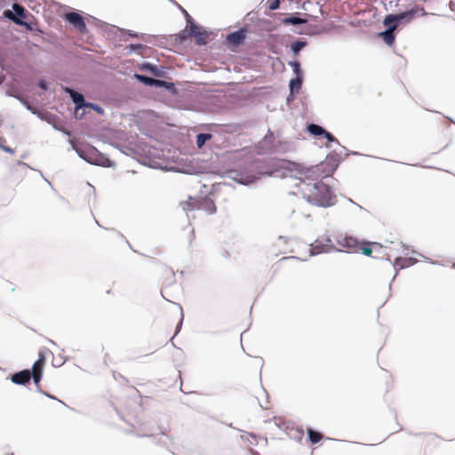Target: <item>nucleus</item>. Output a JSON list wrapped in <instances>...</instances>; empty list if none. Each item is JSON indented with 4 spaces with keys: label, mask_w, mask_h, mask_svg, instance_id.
I'll use <instances>...</instances> for the list:
<instances>
[{
    "label": "nucleus",
    "mask_w": 455,
    "mask_h": 455,
    "mask_svg": "<svg viewBox=\"0 0 455 455\" xmlns=\"http://www.w3.org/2000/svg\"><path fill=\"white\" fill-rule=\"evenodd\" d=\"M334 163H321L319 164L304 167L300 164H293L296 172L295 178L299 180L296 185L303 198L310 204L318 207H331L336 203V196L331 190L330 185L322 179H329V176L336 170L338 166V159H334Z\"/></svg>",
    "instance_id": "1"
},
{
    "label": "nucleus",
    "mask_w": 455,
    "mask_h": 455,
    "mask_svg": "<svg viewBox=\"0 0 455 455\" xmlns=\"http://www.w3.org/2000/svg\"><path fill=\"white\" fill-rule=\"evenodd\" d=\"M75 150L80 158L91 164L103 167H110L113 165L112 161L94 147L86 146L83 148H75Z\"/></svg>",
    "instance_id": "2"
},
{
    "label": "nucleus",
    "mask_w": 455,
    "mask_h": 455,
    "mask_svg": "<svg viewBox=\"0 0 455 455\" xmlns=\"http://www.w3.org/2000/svg\"><path fill=\"white\" fill-rule=\"evenodd\" d=\"M425 15H427V12H425L424 8L415 6L403 12H399L396 14H388L387 21L396 20V21H398L399 24H407L411 22L413 19H415L417 16Z\"/></svg>",
    "instance_id": "3"
},
{
    "label": "nucleus",
    "mask_w": 455,
    "mask_h": 455,
    "mask_svg": "<svg viewBox=\"0 0 455 455\" xmlns=\"http://www.w3.org/2000/svg\"><path fill=\"white\" fill-rule=\"evenodd\" d=\"M189 202H184L181 204L184 211H192L194 209H201L206 212L208 214H213L217 211V207L214 202L210 198H204L202 201H192V198L189 197Z\"/></svg>",
    "instance_id": "4"
},
{
    "label": "nucleus",
    "mask_w": 455,
    "mask_h": 455,
    "mask_svg": "<svg viewBox=\"0 0 455 455\" xmlns=\"http://www.w3.org/2000/svg\"><path fill=\"white\" fill-rule=\"evenodd\" d=\"M332 247L333 244L331 238L325 237L322 239H316L315 243L311 244L310 256L329 252Z\"/></svg>",
    "instance_id": "5"
},
{
    "label": "nucleus",
    "mask_w": 455,
    "mask_h": 455,
    "mask_svg": "<svg viewBox=\"0 0 455 455\" xmlns=\"http://www.w3.org/2000/svg\"><path fill=\"white\" fill-rule=\"evenodd\" d=\"M64 91L70 96L73 102L75 103V116L78 117V110L84 108L88 102L85 101L84 97L82 93L76 92L72 88L65 87Z\"/></svg>",
    "instance_id": "6"
},
{
    "label": "nucleus",
    "mask_w": 455,
    "mask_h": 455,
    "mask_svg": "<svg viewBox=\"0 0 455 455\" xmlns=\"http://www.w3.org/2000/svg\"><path fill=\"white\" fill-rule=\"evenodd\" d=\"M66 20L73 25L77 30L80 32H85L86 31V24L84 20V18L76 12H68L65 15Z\"/></svg>",
    "instance_id": "7"
},
{
    "label": "nucleus",
    "mask_w": 455,
    "mask_h": 455,
    "mask_svg": "<svg viewBox=\"0 0 455 455\" xmlns=\"http://www.w3.org/2000/svg\"><path fill=\"white\" fill-rule=\"evenodd\" d=\"M31 376V370L26 369L12 374L11 376V380L16 385H26L30 382Z\"/></svg>",
    "instance_id": "8"
},
{
    "label": "nucleus",
    "mask_w": 455,
    "mask_h": 455,
    "mask_svg": "<svg viewBox=\"0 0 455 455\" xmlns=\"http://www.w3.org/2000/svg\"><path fill=\"white\" fill-rule=\"evenodd\" d=\"M247 30L245 28H240L235 32H232L227 36V41L233 46H238L242 44L246 37Z\"/></svg>",
    "instance_id": "9"
},
{
    "label": "nucleus",
    "mask_w": 455,
    "mask_h": 455,
    "mask_svg": "<svg viewBox=\"0 0 455 455\" xmlns=\"http://www.w3.org/2000/svg\"><path fill=\"white\" fill-rule=\"evenodd\" d=\"M201 27L196 24H192L191 29L189 30V35L195 36L196 43L198 45L206 44V37L208 36V33L205 30H201Z\"/></svg>",
    "instance_id": "10"
},
{
    "label": "nucleus",
    "mask_w": 455,
    "mask_h": 455,
    "mask_svg": "<svg viewBox=\"0 0 455 455\" xmlns=\"http://www.w3.org/2000/svg\"><path fill=\"white\" fill-rule=\"evenodd\" d=\"M417 262H418V259L415 258H412V257H409V258L397 257L393 263V267L395 269V274L393 279H395L398 274L397 268L403 269V268L413 266Z\"/></svg>",
    "instance_id": "11"
},
{
    "label": "nucleus",
    "mask_w": 455,
    "mask_h": 455,
    "mask_svg": "<svg viewBox=\"0 0 455 455\" xmlns=\"http://www.w3.org/2000/svg\"><path fill=\"white\" fill-rule=\"evenodd\" d=\"M140 69L150 72L154 76L164 77L166 75L165 69L162 66H156L149 62H144L140 66Z\"/></svg>",
    "instance_id": "12"
},
{
    "label": "nucleus",
    "mask_w": 455,
    "mask_h": 455,
    "mask_svg": "<svg viewBox=\"0 0 455 455\" xmlns=\"http://www.w3.org/2000/svg\"><path fill=\"white\" fill-rule=\"evenodd\" d=\"M303 82V76L297 74L296 77L291 79L289 84L290 96H293L295 92H298L301 88Z\"/></svg>",
    "instance_id": "13"
},
{
    "label": "nucleus",
    "mask_w": 455,
    "mask_h": 455,
    "mask_svg": "<svg viewBox=\"0 0 455 455\" xmlns=\"http://www.w3.org/2000/svg\"><path fill=\"white\" fill-rule=\"evenodd\" d=\"M378 36L381 37L387 45H392L395 43V34L387 28H386L385 31L379 32Z\"/></svg>",
    "instance_id": "14"
},
{
    "label": "nucleus",
    "mask_w": 455,
    "mask_h": 455,
    "mask_svg": "<svg viewBox=\"0 0 455 455\" xmlns=\"http://www.w3.org/2000/svg\"><path fill=\"white\" fill-rule=\"evenodd\" d=\"M307 22V19L301 18L298 15H291L290 17L284 18L283 20V23L284 25H301Z\"/></svg>",
    "instance_id": "15"
},
{
    "label": "nucleus",
    "mask_w": 455,
    "mask_h": 455,
    "mask_svg": "<svg viewBox=\"0 0 455 455\" xmlns=\"http://www.w3.org/2000/svg\"><path fill=\"white\" fill-rule=\"evenodd\" d=\"M157 443L165 446L172 454H177L176 451L170 445L172 443V440L163 432L160 433V437L158 438Z\"/></svg>",
    "instance_id": "16"
},
{
    "label": "nucleus",
    "mask_w": 455,
    "mask_h": 455,
    "mask_svg": "<svg viewBox=\"0 0 455 455\" xmlns=\"http://www.w3.org/2000/svg\"><path fill=\"white\" fill-rule=\"evenodd\" d=\"M134 78L139 81L140 83L145 84V85H148V86H154L155 85V78H152V77H149L148 76H145V75H141V74H137L135 73L134 74Z\"/></svg>",
    "instance_id": "17"
},
{
    "label": "nucleus",
    "mask_w": 455,
    "mask_h": 455,
    "mask_svg": "<svg viewBox=\"0 0 455 455\" xmlns=\"http://www.w3.org/2000/svg\"><path fill=\"white\" fill-rule=\"evenodd\" d=\"M307 132L314 136H323L325 130L315 124H310L307 125Z\"/></svg>",
    "instance_id": "18"
},
{
    "label": "nucleus",
    "mask_w": 455,
    "mask_h": 455,
    "mask_svg": "<svg viewBox=\"0 0 455 455\" xmlns=\"http://www.w3.org/2000/svg\"><path fill=\"white\" fill-rule=\"evenodd\" d=\"M306 45V41L298 39L291 44V50L293 54L297 55Z\"/></svg>",
    "instance_id": "19"
},
{
    "label": "nucleus",
    "mask_w": 455,
    "mask_h": 455,
    "mask_svg": "<svg viewBox=\"0 0 455 455\" xmlns=\"http://www.w3.org/2000/svg\"><path fill=\"white\" fill-rule=\"evenodd\" d=\"M307 435H308L309 441L312 443H317L323 438V435L320 432L313 430L311 428L307 429Z\"/></svg>",
    "instance_id": "20"
},
{
    "label": "nucleus",
    "mask_w": 455,
    "mask_h": 455,
    "mask_svg": "<svg viewBox=\"0 0 455 455\" xmlns=\"http://www.w3.org/2000/svg\"><path fill=\"white\" fill-rule=\"evenodd\" d=\"M36 116L41 120L46 121L49 124H52L56 119V116L48 111H38Z\"/></svg>",
    "instance_id": "21"
},
{
    "label": "nucleus",
    "mask_w": 455,
    "mask_h": 455,
    "mask_svg": "<svg viewBox=\"0 0 455 455\" xmlns=\"http://www.w3.org/2000/svg\"><path fill=\"white\" fill-rule=\"evenodd\" d=\"M31 371H32L31 379H33L34 383L36 386V389L38 391L42 392L40 390V387H39V382L42 379V376H43L42 368L40 367L39 370H31Z\"/></svg>",
    "instance_id": "22"
},
{
    "label": "nucleus",
    "mask_w": 455,
    "mask_h": 455,
    "mask_svg": "<svg viewBox=\"0 0 455 455\" xmlns=\"http://www.w3.org/2000/svg\"><path fill=\"white\" fill-rule=\"evenodd\" d=\"M211 133H199L196 135V145L199 148H201L207 140L212 138Z\"/></svg>",
    "instance_id": "23"
},
{
    "label": "nucleus",
    "mask_w": 455,
    "mask_h": 455,
    "mask_svg": "<svg viewBox=\"0 0 455 455\" xmlns=\"http://www.w3.org/2000/svg\"><path fill=\"white\" fill-rule=\"evenodd\" d=\"M241 439L243 442L248 443L250 445L258 444L257 436L254 434L246 433L241 435Z\"/></svg>",
    "instance_id": "24"
},
{
    "label": "nucleus",
    "mask_w": 455,
    "mask_h": 455,
    "mask_svg": "<svg viewBox=\"0 0 455 455\" xmlns=\"http://www.w3.org/2000/svg\"><path fill=\"white\" fill-rule=\"evenodd\" d=\"M154 86L160 87V88H165L167 90H172L174 88V84L172 83H170V82H167L164 80H159V79L155 80Z\"/></svg>",
    "instance_id": "25"
},
{
    "label": "nucleus",
    "mask_w": 455,
    "mask_h": 455,
    "mask_svg": "<svg viewBox=\"0 0 455 455\" xmlns=\"http://www.w3.org/2000/svg\"><path fill=\"white\" fill-rule=\"evenodd\" d=\"M383 24L387 27V29H389L393 32H395V29L400 25L399 22L396 21V20H392L390 21H387V16H386V18L384 19Z\"/></svg>",
    "instance_id": "26"
},
{
    "label": "nucleus",
    "mask_w": 455,
    "mask_h": 455,
    "mask_svg": "<svg viewBox=\"0 0 455 455\" xmlns=\"http://www.w3.org/2000/svg\"><path fill=\"white\" fill-rule=\"evenodd\" d=\"M44 361H45L44 355V353L41 351V352H39V357H38V359H37V360L35 362V363L33 364V369H32V370H39V368H40V367L43 369V366H44Z\"/></svg>",
    "instance_id": "27"
},
{
    "label": "nucleus",
    "mask_w": 455,
    "mask_h": 455,
    "mask_svg": "<svg viewBox=\"0 0 455 455\" xmlns=\"http://www.w3.org/2000/svg\"><path fill=\"white\" fill-rule=\"evenodd\" d=\"M12 8L18 17L26 18V10L23 6L20 5L19 4H14Z\"/></svg>",
    "instance_id": "28"
},
{
    "label": "nucleus",
    "mask_w": 455,
    "mask_h": 455,
    "mask_svg": "<svg viewBox=\"0 0 455 455\" xmlns=\"http://www.w3.org/2000/svg\"><path fill=\"white\" fill-rule=\"evenodd\" d=\"M289 65L292 68V70L296 76L297 74L303 76V72L300 68V63L299 61H291L289 63Z\"/></svg>",
    "instance_id": "29"
},
{
    "label": "nucleus",
    "mask_w": 455,
    "mask_h": 455,
    "mask_svg": "<svg viewBox=\"0 0 455 455\" xmlns=\"http://www.w3.org/2000/svg\"><path fill=\"white\" fill-rule=\"evenodd\" d=\"M143 44H131L125 47L127 53H132V52L143 49Z\"/></svg>",
    "instance_id": "30"
},
{
    "label": "nucleus",
    "mask_w": 455,
    "mask_h": 455,
    "mask_svg": "<svg viewBox=\"0 0 455 455\" xmlns=\"http://www.w3.org/2000/svg\"><path fill=\"white\" fill-rule=\"evenodd\" d=\"M256 180L254 176L241 177L237 181L242 185H247L252 183Z\"/></svg>",
    "instance_id": "31"
},
{
    "label": "nucleus",
    "mask_w": 455,
    "mask_h": 455,
    "mask_svg": "<svg viewBox=\"0 0 455 455\" xmlns=\"http://www.w3.org/2000/svg\"><path fill=\"white\" fill-rule=\"evenodd\" d=\"M85 108H90L95 110L99 114H103V112H104L103 108L95 103L88 102Z\"/></svg>",
    "instance_id": "32"
},
{
    "label": "nucleus",
    "mask_w": 455,
    "mask_h": 455,
    "mask_svg": "<svg viewBox=\"0 0 455 455\" xmlns=\"http://www.w3.org/2000/svg\"><path fill=\"white\" fill-rule=\"evenodd\" d=\"M12 11L6 10L4 12V17L12 19L13 20V22H15L16 24H19V25H24L25 24L23 21L20 20L19 19L12 18Z\"/></svg>",
    "instance_id": "33"
},
{
    "label": "nucleus",
    "mask_w": 455,
    "mask_h": 455,
    "mask_svg": "<svg viewBox=\"0 0 455 455\" xmlns=\"http://www.w3.org/2000/svg\"><path fill=\"white\" fill-rule=\"evenodd\" d=\"M180 9L185 13L186 15V19H187V22L188 24L189 25V30L191 29V27H192V24H196L194 22V20L191 18V16L187 12V11L185 9H183L181 6H180Z\"/></svg>",
    "instance_id": "34"
},
{
    "label": "nucleus",
    "mask_w": 455,
    "mask_h": 455,
    "mask_svg": "<svg viewBox=\"0 0 455 455\" xmlns=\"http://www.w3.org/2000/svg\"><path fill=\"white\" fill-rule=\"evenodd\" d=\"M323 137L329 141V142H337L339 144V141L337 139L329 132L325 131L323 133Z\"/></svg>",
    "instance_id": "35"
},
{
    "label": "nucleus",
    "mask_w": 455,
    "mask_h": 455,
    "mask_svg": "<svg viewBox=\"0 0 455 455\" xmlns=\"http://www.w3.org/2000/svg\"><path fill=\"white\" fill-rule=\"evenodd\" d=\"M280 1L279 0H271L269 3V9L274 11L279 8Z\"/></svg>",
    "instance_id": "36"
},
{
    "label": "nucleus",
    "mask_w": 455,
    "mask_h": 455,
    "mask_svg": "<svg viewBox=\"0 0 455 455\" xmlns=\"http://www.w3.org/2000/svg\"><path fill=\"white\" fill-rule=\"evenodd\" d=\"M355 244V240H354L353 238L349 237V238H346L345 239V243L343 244L345 247H348V248H352L354 247Z\"/></svg>",
    "instance_id": "37"
},
{
    "label": "nucleus",
    "mask_w": 455,
    "mask_h": 455,
    "mask_svg": "<svg viewBox=\"0 0 455 455\" xmlns=\"http://www.w3.org/2000/svg\"><path fill=\"white\" fill-rule=\"evenodd\" d=\"M362 251L366 256H371L372 253V248H371L370 244H366L362 248Z\"/></svg>",
    "instance_id": "38"
},
{
    "label": "nucleus",
    "mask_w": 455,
    "mask_h": 455,
    "mask_svg": "<svg viewBox=\"0 0 455 455\" xmlns=\"http://www.w3.org/2000/svg\"><path fill=\"white\" fill-rule=\"evenodd\" d=\"M38 87L44 91L48 90V83L44 79H40L38 81Z\"/></svg>",
    "instance_id": "39"
},
{
    "label": "nucleus",
    "mask_w": 455,
    "mask_h": 455,
    "mask_svg": "<svg viewBox=\"0 0 455 455\" xmlns=\"http://www.w3.org/2000/svg\"><path fill=\"white\" fill-rule=\"evenodd\" d=\"M23 105H24V106L26 107V108H27L28 111H30L33 115H36V114H37L38 110H37V109H36L35 108H33V107H32V106L28 102V101H26V103H25V104H23Z\"/></svg>",
    "instance_id": "40"
},
{
    "label": "nucleus",
    "mask_w": 455,
    "mask_h": 455,
    "mask_svg": "<svg viewBox=\"0 0 455 455\" xmlns=\"http://www.w3.org/2000/svg\"><path fill=\"white\" fill-rule=\"evenodd\" d=\"M412 253L417 254V255L422 257L425 260L430 262L431 264H437L436 261L431 260L430 259L427 258L426 256L422 255L421 253H419V252L415 251L414 250H412Z\"/></svg>",
    "instance_id": "41"
},
{
    "label": "nucleus",
    "mask_w": 455,
    "mask_h": 455,
    "mask_svg": "<svg viewBox=\"0 0 455 455\" xmlns=\"http://www.w3.org/2000/svg\"><path fill=\"white\" fill-rule=\"evenodd\" d=\"M126 33L131 37H140V35L138 33H134L131 30H127Z\"/></svg>",
    "instance_id": "42"
},
{
    "label": "nucleus",
    "mask_w": 455,
    "mask_h": 455,
    "mask_svg": "<svg viewBox=\"0 0 455 455\" xmlns=\"http://www.w3.org/2000/svg\"><path fill=\"white\" fill-rule=\"evenodd\" d=\"M298 436L296 437L298 440H301L303 436V431L301 429L296 430Z\"/></svg>",
    "instance_id": "43"
},
{
    "label": "nucleus",
    "mask_w": 455,
    "mask_h": 455,
    "mask_svg": "<svg viewBox=\"0 0 455 455\" xmlns=\"http://www.w3.org/2000/svg\"><path fill=\"white\" fill-rule=\"evenodd\" d=\"M12 96L15 97L19 101H20L21 104H25L27 101L21 96H19V95H12Z\"/></svg>",
    "instance_id": "44"
},
{
    "label": "nucleus",
    "mask_w": 455,
    "mask_h": 455,
    "mask_svg": "<svg viewBox=\"0 0 455 455\" xmlns=\"http://www.w3.org/2000/svg\"><path fill=\"white\" fill-rule=\"evenodd\" d=\"M84 108L82 109V112H80V110H78V117H77V118H80V119H81V118L84 116Z\"/></svg>",
    "instance_id": "45"
},
{
    "label": "nucleus",
    "mask_w": 455,
    "mask_h": 455,
    "mask_svg": "<svg viewBox=\"0 0 455 455\" xmlns=\"http://www.w3.org/2000/svg\"><path fill=\"white\" fill-rule=\"evenodd\" d=\"M348 201H349V203L355 204L360 210H363V207L361 205L355 204L352 199H349Z\"/></svg>",
    "instance_id": "46"
},
{
    "label": "nucleus",
    "mask_w": 455,
    "mask_h": 455,
    "mask_svg": "<svg viewBox=\"0 0 455 455\" xmlns=\"http://www.w3.org/2000/svg\"><path fill=\"white\" fill-rule=\"evenodd\" d=\"M181 324H182V319L180 320V322L179 323L178 326H177V330H176V332H175V335L177 334V332L180 331V327H181Z\"/></svg>",
    "instance_id": "47"
},
{
    "label": "nucleus",
    "mask_w": 455,
    "mask_h": 455,
    "mask_svg": "<svg viewBox=\"0 0 455 455\" xmlns=\"http://www.w3.org/2000/svg\"><path fill=\"white\" fill-rule=\"evenodd\" d=\"M139 436H151L152 435L151 434H148V433H141V434H138Z\"/></svg>",
    "instance_id": "48"
},
{
    "label": "nucleus",
    "mask_w": 455,
    "mask_h": 455,
    "mask_svg": "<svg viewBox=\"0 0 455 455\" xmlns=\"http://www.w3.org/2000/svg\"><path fill=\"white\" fill-rule=\"evenodd\" d=\"M372 245L374 247H378L379 249H381V247H382L379 243H373Z\"/></svg>",
    "instance_id": "49"
},
{
    "label": "nucleus",
    "mask_w": 455,
    "mask_h": 455,
    "mask_svg": "<svg viewBox=\"0 0 455 455\" xmlns=\"http://www.w3.org/2000/svg\"><path fill=\"white\" fill-rule=\"evenodd\" d=\"M252 455H259V453L256 451L251 450Z\"/></svg>",
    "instance_id": "50"
},
{
    "label": "nucleus",
    "mask_w": 455,
    "mask_h": 455,
    "mask_svg": "<svg viewBox=\"0 0 455 455\" xmlns=\"http://www.w3.org/2000/svg\"><path fill=\"white\" fill-rule=\"evenodd\" d=\"M4 82V76L0 74V84Z\"/></svg>",
    "instance_id": "51"
},
{
    "label": "nucleus",
    "mask_w": 455,
    "mask_h": 455,
    "mask_svg": "<svg viewBox=\"0 0 455 455\" xmlns=\"http://www.w3.org/2000/svg\"><path fill=\"white\" fill-rule=\"evenodd\" d=\"M260 407H261L262 409H264V410H267V405H264V404H262V403H260Z\"/></svg>",
    "instance_id": "52"
},
{
    "label": "nucleus",
    "mask_w": 455,
    "mask_h": 455,
    "mask_svg": "<svg viewBox=\"0 0 455 455\" xmlns=\"http://www.w3.org/2000/svg\"><path fill=\"white\" fill-rule=\"evenodd\" d=\"M292 98H293V96H290L289 95L288 98H287V100L290 101Z\"/></svg>",
    "instance_id": "53"
},
{
    "label": "nucleus",
    "mask_w": 455,
    "mask_h": 455,
    "mask_svg": "<svg viewBox=\"0 0 455 455\" xmlns=\"http://www.w3.org/2000/svg\"><path fill=\"white\" fill-rule=\"evenodd\" d=\"M47 396H48L49 398H51V399H55V397H54V396H52V395H47Z\"/></svg>",
    "instance_id": "54"
},
{
    "label": "nucleus",
    "mask_w": 455,
    "mask_h": 455,
    "mask_svg": "<svg viewBox=\"0 0 455 455\" xmlns=\"http://www.w3.org/2000/svg\"><path fill=\"white\" fill-rule=\"evenodd\" d=\"M403 247L404 249H406V250H408V249H409V246L404 245V244H403Z\"/></svg>",
    "instance_id": "55"
},
{
    "label": "nucleus",
    "mask_w": 455,
    "mask_h": 455,
    "mask_svg": "<svg viewBox=\"0 0 455 455\" xmlns=\"http://www.w3.org/2000/svg\"><path fill=\"white\" fill-rule=\"evenodd\" d=\"M186 38V36H184V35H181V39L184 40Z\"/></svg>",
    "instance_id": "56"
},
{
    "label": "nucleus",
    "mask_w": 455,
    "mask_h": 455,
    "mask_svg": "<svg viewBox=\"0 0 455 455\" xmlns=\"http://www.w3.org/2000/svg\"><path fill=\"white\" fill-rule=\"evenodd\" d=\"M186 38V36H184V35H181V39L184 40Z\"/></svg>",
    "instance_id": "57"
},
{
    "label": "nucleus",
    "mask_w": 455,
    "mask_h": 455,
    "mask_svg": "<svg viewBox=\"0 0 455 455\" xmlns=\"http://www.w3.org/2000/svg\"><path fill=\"white\" fill-rule=\"evenodd\" d=\"M172 3L175 4L176 6H179V7L180 6V5H179V4H176V2H174V1Z\"/></svg>",
    "instance_id": "58"
},
{
    "label": "nucleus",
    "mask_w": 455,
    "mask_h": 455,
    "mask_svg": "<svg viewBox=\"0 0 455 455\" xmlns=\"http://www.w3.org/2000/svg\"><path fill=\"white\" fill-rule=\"evenodd\" d=\"M387 261H389V262H391V260H390V258H389V257H387Z\"/></svg>",
    "instance_id": "59"
},
{
    "label": "nucleus",
    "mask_w": 455,
    "mask_h": 455,
    "mask_svg": "<svg viewBox=\"0 0 455 455\" xmlns=\"http://www.w3.org/2000/svg\"><path fill=\"white\" fill-rule=\"evenodd\" d=\"M452 267L455 268V262L452 264Z\"/></svg>",
    "instance_id": "60"
},
{
    "label": "nucleus",
    "mask_w": 455,
    "mask_h": 455,
    "mask_svg": "<svg viewBox=\"0 0 455 455\" xmlns=\"http://www.w3.org/2000/svg\"><path fill=\"white\" fill-rule=\"evenodd\" d=\"M7 455H14V454H13V453H9V454H7Z\"/></svg>",
    "instance_id": "61"
},
{
    "label": "nucleus",
    "mask_w": 455,
    "mask_h": 455,
    "mask_svg": "<svg viewBox=\"0 0 455 455\" xmlns=\"http://www.w3.org/2000/svg\"><path fill=\"white\" fill-rule=\"evenodd\" d=\"M2 4V0H0V5Z\"/></svg>",
    "instance_id": "62"
},
{
    "label": "nucleus",
    "mask_w": 455,
    "mask_h": 455,
    "mask_svg": "<svg viewBox=\"0 0 455 455\" xmlns=\"http://www.w3.org/2000/svg\"><path fill=\"white\" fill-rule=\"evenodd\" d=\"M170 2H173V0H169Z\"/></svg>",
    "instance_id": "63"
}]
</instances>
